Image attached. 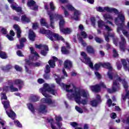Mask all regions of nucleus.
<instances>
[{
  "mask_svg": "<svg viewBox=\"0 0 129 129\" xmlns=\"http://www.w3.org/2000/svg\"><path fill=\"white\" fill-rule=\"evenodd\" d=\"M66 88L67 92H68V97L69 99H75V101L78 104H83V105H86L88 102L87 99H82V97L87 98L89 96L88 92L85 90H79L73 84L70 85H66Z\"/></svg>",
  "mask_w": 129,
  "mask_h": 129,
  "instance_id": "nucleus-1",
  "label": "nucleus"
},
{
  "mask_svg": "<svg viewBox=\"0 0 129 129\" xmlns=\"http://www.w3.org/2000/svg\"><path fill=\"white\" fill-rule=\"evenodd\" d=\"M119 82H121L123 88H124L126 94L125 96L122 95V99L123 100H125L126 98H128L129 95V90L127 91L128 88V85H127V83L124 79H122L121 77H119L118 76H116L114 78V80L113 81V84L112 86V90L110 89H107V91L109 93H112V92H115V91H118L120 88V85H119Z\"/></svg>",
  "mask_w": 129,
  "mask_h": 129,
  "instance_id": "nucleus-2",
  "label": "nucleus"
},
{
  "mask_svg": "<svg viewBox=\"0 0 129 129\" xmlns=\"http://www.w3.org/2000/svg\"><path fill=\"white\" fill-rule=\"evenodd\" d=\"M39 91L42 93L43 96L46 97V98H42L41 100L42 103H47V104L50 105V106H55L56 105L55 101L52 100V99L49 98L50 95L47 94V92H49V93L53 94V95H55V94H56V92L51 88V87L49 86L48 84H44L43 88H40Z\"/></svg>",
  "mask_w": 129,
  "mask_h": 129,
  "instance_id": "nucleus-3",
  "label": "nucleus"
},
{
  "mask_svg": "<svg viewBox=\"0 0 129 129\" xmlns=\"http://www.w3.org/2000/svg\"><path fill=\"white\" fill-rule=\"evenodd\" d=\"M5 92H7V91H4L1 93V100L2 104L4 105V107L5 110H6V112L10 118L12 119H15L16 118V113L13 111L11 109V105H10V101H4V99L7 100L8 99V97L6 95V93Z\"/></svg>",
  "mask_w": 129,
  "mask_h": 129,
  "instance_id": "nucleus-4",
  "label": "nucleus"
},
{
  "mask_svg": "<svg viewBox=\"0 0 129 129\" xmlns=\"http://www.w3.org/2000/svg\"><path fill=\"white\" fill-rule=\"evenodd\" d=\"M48 15H49L50 21V27L54 29V18L56 19L57 20H59V29L61 31V29L63 28V26L65 25V21L63 19V16L61 15H59V14H56L55 16H53L52 13H48Z\"/></svg>",
  "mask_w": 129,
  "mask_h": 129,
  "instance_id": "nucleus-5",
  "label": "nucleus"
},
{
  "mask_svg": "<svg viewBox=\"0 0 129 129\" xmlns=\"http://www.w3.org/2000/svg\"><path fill=\"white\" fill-rule=\"evenodd\" d=\"M40 33L41 34H46V37L51 40V41H55V40H61L64 41V38L62 36H60L59 34L57 33H54L51 32L50 30H45L43 28L41 29Z\"/></svg>",
  "mask_w": 129,
  "mask_h": 129,
  "instance_id": "nucleus-6",
  "label": "nucleus"
},
{
  "mask_svg": "<svg viewBox=\"0 0 129 129\" xmlns=\"http://www.w3.org/2000/svg\"><path fill=\"white\" fill-rule=\"evenodd\" d=\"M81 55L84 58V63H85V64H88L90 68H92V69H94L95 70H98L99 68H100V64H98L97 63L95 64L94 67L93 68V64L90 61V58L87 57V55H86V53H85V52H82L81 53Z\"/></svg>",
  "mask_w": 129,
  "mask_h": 129,
  "instance_id": "nucleus-7",
  "label": "nucleus"
},
{
  "mask_svg": "<svg viewBox=\"0 0 129 129\" xmlns=\"http://www.w3.org/2000/svg\"><path fill=\"white\" fill-rule=\"evenodd\" d=\"M55 120L57 121V123H54V119H50L48 121L51 123V128L59 129L62 125V123L59 122V121H62V117L61 116H55Z\"/></svg>",
  "mask_w": 129,
  "mask_h": 129,
  "instance_id": "nucleus-8",
  "label": "nucleus"
},
{
  "mask_svg": "<svg viewBox=\"0 0 129 129\" xmlns=\"http://www.w3.org/2000/svg\"><path fill=\"white\" fill-rule=\"evenodd\" d=\"M124 22V16L123 14H119L118 18L115 19V23L117 26H118V28L117 29V33H119V31L121 30L120 27L123 26V22Z\"/></svg>",
  "mask_w": 129,
  "mask_h": 129,
  "instance_id": "nucleus-9",
  "label": "nucleus"
},
{
  "mask_svg": "<svg viewBox=\"0 0 129 129\" xmlns=\"http://www.w3.org/2000/svg\"><path fill=\"white\" fill-rule=\"evenodd\" d=\"M30 51H31V54L29 56V60H26V63L28 65H31L32 64V62L33 61H36L38 58H39V54H38L35 50H34V48L30 47Z\"/></svg>",
  "mask_w": 129,
  "mask_h": 129,
  "instance_id": "nucleus-10",
  "label": "nucleus"
},
{
  "mask_svg": "<svg viewBox=\"0 0 129 129\" xmlns=\"http://www.w3.org/2000/svg\"><path fill=\"white\" fill-rule=\"evenodd\" d=\"M66 9L69 10V11H72L74 12L73 19L76 21H78L79 20V16L81 15L80 11L75 9L74 7H73L71 5H69L66 7Z\"/></svg>",
  "mask_w": 129,
  "mask_h": 129,
  "instance_id": "nucleus-11",
  "label": "nucleus"
},
{
  "mask_svg": "<svg viewBox=\"0 0 129 129\" xmlns=\"http://www.w3.org/2000/svg\"><path fill=\"white\" fill-rule=\"evenodd\" d=\"M36 48L37 49H42V50H41V55H43V56H46L47 55V52L49 51V48H48V46L45 45H35Z\"/></svg>",
  "mask_w": 129,
  "mask_h": 129,
  "instance_id": "nucleus-12",
  "label": "nucleus"
},
{
  "mask_svg": "<svg viewBox=\"0 0 129 129\" xmlns=\"http://www.w3.org/2000/svg\"><path fill=\"white\" fill-rule=\"evenodd\" d=\"M97 11L98 12H100V13H102V12H114L115 14H117V13H118L117 10L114 8L108 7H99L97 8Z\"/></svg>",
  "mask_w": 129,
  "mask_h": 129,
  "instance_id": "nucleus-13",
  "label": "nucleus"
},
{
  "mask_svg": "<svg viewBox=\"0 0 129 129\" xmlns=\"http://www.w3.org/2000/svg\"><path fill=\"white\" fill-rule=\"evenodd\" d=\"M101 65L103 66L104 68H107V69H109L108 76L110 79H112V73L111 72L112 70V68L111 67V66H110V63L109 62H105L103 64H101Z\"/></svg>",
  "mask_w": 129,
  "mask_h": 129,
  "instance_id": "nucleus-14",
  "label": "nucleus"
},
{
  "mask_svg": "<svg viewBox=\"0 0 129 129\" xmlns=\"http://www.w3.org/2000/svg\"><path fill=\"white\" fill-rule=\"evenodd\" d=\"M100 87H103L104 88H106V86L104 85L103 83H100L99 85H96V86H90V89L92 91L94 92H98L99 90H100Z\"/></svg>",
  "mask_w": 129,
  "mask_h": 129,
  "instance_id": "nucleus-15",
  "label": "nucleus"
},
{
  "mask_svg": "<svg viewBox=\"0 0 129 129\" xmlns=\"http://www.w3.org/2000/svg\"><path fill=\"white\" fill-rule=\"evenodd\" d=\"M103 17L105 21H106V24H109V25H111V26H113V23H112L113 18H112V16L109 14H105Z\"/></svg>",
  "mask_w": 129,
  "mask_h": 129,
  "instance_id": "nucleus-16",
  "label": "nucleus"
},
{
  "mask_svg": "<svg viewBox=\"0 0 129 129\" xmlns=\"http://www.w3.org/2000/svg\"><path fill=\"white\" fill-rule=\"evenodd\" d=\"M27 5L29 8H31V10L34 11H37L38 10V6H36V4L33 0L29 1Z\"/></svg>",
  "mask_w": 129,
  "mask_h": 129,
  "instance_id": "nucleus-17",
  "label": "nucleus"
},
{
  "mask_svg": "<svg viewBox=\"0 0 129 129\" xmlns=\"http://www.w3.org/2000/svg\"><path fill=\"white\" fill-rule=\"evenodd\" d=\"M98 26L99 28H102L103 26L105 27V30L108 31V32H110V31H112V29L110 28L108 26L104 25V22L102 20H99L98 22Z\"/></svg>",
  "mask_w": 129,
  "mask_h": 129,
  "instance_id": "nucleus-18",
  "label": "nucleus"
},
{
  "mask_svg": "<svg viewBox=\"0 0 129 129\" xmlns=\"http://www.w3.org/2000/svg\"><path fill=\"white\" fill-rule=\"evenodd\" d=\"M121 42L120 43V48L122 51H125V44H126V41L125 39L122 36H120Z\"/></svg>",
  "mask_w": 129,
  "mask_h": 129,
  "instance_id": "nucleus-19",
  "label": "nucleus"
},
{
  "mask_svg": "<svg viewBox=\"0 0 129 129\" xmlns=\"http://www.w3.org/2000/svg\"><path fill=\"white\" fill-rule=\"evenodd\" d=\"M9 90H11V92H15L16 91H19V89L17 88L14 87L13 86H11V87H4V91H9Z\"/></svg>",
  "mask_w": 129,
  "mask_h": 129,
  "instance_id": "nucleus-20",
  "label": "nucleus"
},
{
  "mask_svg": "<svg viewBox=\"0 0 129 129\" xmlns=\"http://www.w3.org/2000/svg\"><path fill=\"white\" fill-rule=\"evenodd\" d=\"M54 78L57 84H59L60 86H61V87L64 86V84L63 83H61V79H65L64 77L62 76L61 78H60V77H59V76H54Z\"/></svg>",
  "mask_w": 129,
  "mask_h": 129,
  "instance_id": "nucleus-21",
  "label": "nucleus"
},
{
  "mask_svg": "<svg viewBox=\"0 0 129 129\" xmlns=\"http://www.w3.org/2000/svg\"><path fill=\"white\" fill-rule=\"evenodd\" d=\"M57 60H58V58H57V57L55 56H53L52 59L49 60L48 63L50 65L51 68H54V67H55V62H56Z\"/></svg>",
  "mask_w": 129,
  "mask_h": 129,
  "instance_id": "nucleus-22",
  "label": "nucleus"
},
{
  "mask_svg": "<svg viewBox=\"0 0 129 129\" xmlns=\"http://www.w3.org/2000/svg\"><path fill=\"white\" fill-rule=\"evenodd\" d=\"M29 38L30 41H35V38H36V34L34 33V31L32 30H29Z\"/></svg>",
  "mask_w": 129,
  "mask_h": 129,
  "instance_id": "nucleus-23",
  "label": "nucleus"
},
{
  "mask_svg": "<svg viewBox=\"0 0 129 129\" xmlns=\"http://www.w3.org/2000/svg\"><path fill=\"white\" fill-rule=\"evenodd\" d=\"M14 28L17 31V38H21V34H22V31L20 29V27L18 25H14Z\"/></svg>",
  "mask_w": 129,
  "mask_h": 129,
  "instance_id": "nucleus-24",
  "label": "nucleus"
},
{
  "mask_svg": "<svg viewBox=\"0 0 129 129\" xmlns=\"http://www.w3.org/2000/svg\"><path fill=\"white\" fill-rule=\"evenodd\" d=\"M13 10H15L18 13H22V8L21 7L17 8V5L16 3H13L11 6Z\"/></svg>",
  "mask_w": 129,
  "mask_h": 129,
  "instance_id": "nucleus-25",
  "label": "nucleus"
},
{
  "mask_svg": "<svg viewBox=\"0 0 129 129\" xmlns=\"http://www.w3.org/2000/svg\"><path fill=\"white\" fill-rule=\"evenodd\" d=\"M60 32L63 33V34H70L72 32V29L68 28L65 29H60Z\"/></svg>",
  "mask_w": 129,
  "mask_h": 129,
  "instance_id": "nucleus-26",
  "label": "nucleus"
},
{
  "mask_svg": "<svg viewBox=\"0 0 129 129\" xmlns=\"http://www.w3.org/2000/svg\"><path fill=\"white\" fill-rule=\"evenodd\" d=\"M64 66L65 68H68V69L72 67V62L70 60H67L64 62Z\"/></svg>",
  "mask_w": 129,
  "mask_h": 129,
  "instance_id": "nucleus-27",
  "label": "nucleus"
},
{
  "mask_svg": "<svg viewBox=\"0 0 129 129\" xmlns=\"http://www.w3.org/2000/svg\"><path fill=\"white\" fill-rule=\"evenodd\" d=\"M20 45H17L18 49H22L23 47H24V44L23 43H24V42H26L27 41V39L25 38H22L21 39L19 40Z\"/></svg>",
  "mask_w": 129,
  "mask_h": 129,
  "instance_id": "nucleus-28",
  "label": "nucleus"
},
{
  "mask_svg": "<svg viewBox=\"0 0 129 129\" xmlns=\"http://www.w3.org/2000/svg\"><path fill=\"white\" fill-rule=\"evenodd\" d=\"M21 21L23 24H25V23H30L31 21L30 20V19L27 18L26 15L22 16L21 17Z\"/></svg>",
  "mask_w": 129,
  "mask_h": 129,
  "instance_id": "nucleus-29",
  "label": "nucleus"
},
{
  "mask_svg": "<svg viewBox=\"0 0 129 129\" xmlns=\"http://www.w3.org/2000/svg\"><path fill=\"white\" fill-rule=\"evenodd\" d=\"M47 107L45 105H41L39 109V112H42V113H46L47 112V110L46 109Z\"/></svg>",
  "mask_w": 129,
  "mask_h": 129,
  "instance_id": "nucleus-30",
  "label": "nucleus"
},
{
  "mask_svg": "<svg viewBox=\"0 0 129 129\" xmlns=\"http://www.w3.org/2000/svg\"><path fill=\"white\" fill-rule=\"evenodd\" d=\"M39 99H40V97L35 95H32L30 97V100L31 101H34V102H35L36 101H38Z\"/></svg>",
  "mask_w": 129,
  "mask_h": 129,
  "instance_id": "nucleus-31",
  "label": "nucleus"
},
{
  "mask_svg": "<svg viewBox=\"0 0 129 129\" xmlns=\"http://www.w3.org/2000/svg\"><path fill=\"white\" fill-rule=\"evenodd\" d=\"M87 50L88 53H89L90 54H94L95 52L94 49H93V47L91 46H89L87 47Z\"/></svg>",
  "mask_w": 129,
  "mask_h": 129,
  "instance_id": "nucleus-32",
  "label": "nucleus"
},
{
  "mask_svg": "<svg viewBox=\"0 0 129 129\" xmlns=\"http://www.w3.org/2000/svg\"><path fill=\"white\" fill-rule=\"evenodd\" d=\"M14 83L16 84V85H24V82L20 79L15 80Z\"/></svg>",
  "mask_w": 129,
  "mask_h": 129,
  "instance_id": "nucleus-33",
  "label": "nucleus"
},
{
  "mask_svg": "<svg viewBox=\"0 0 129 129\" xmlns=\"http://www.w3.org/2000/svg\"><path fill=\"white\" fill-rule=\"evenodd\" d=\"M40 24L41 26H44V27H46V28H49L48 24L46 23V21L44 19H41L40 20Z\"/></svg>",
  "mask_w": 129,
  "mask_h": 129,
  "instance_id": "nucleus-34",
  "label": "nucleus"
},
{
  "mask_svg": "<svg viewBox=\"0 0 129 129\" xmlns=\"http://www.w3.org/2000/svg\"><path fill=\"white\" fill-rule=\"evenodd\" d=\"M0 57L2 59H6L8 58V56L5 52H3V51H0Z\"/></svg>",
  "mask_w": 129,
  "mask_h": 129,
  "instance_id": "nucleus-35",
  "label": "nucleus"
},
{
  "mask_svg": "<svg viewBox=\"0 0 129 129\" xmlns=\"http://www.w3.org/2000/svg\"><path fill=\"white\" fill-rule=\"evenodd\" d=\"M122 63L123 64L124 70H128L129 71V69H128L127 67H126V61H125V59L122 60Z\"/></svg>",
  "mask_w": 129,
  "mask_h": 129,
  "instance_id": "nucleus-36",
  "label": "nucleus"
},
{
  "mask_svg": "<svg viewBox=\"0 0 129 129\" xmlns=\"http://www.w3.org/2000/svg\"><path fill=\"white\" fill-rule=\"evenodd\" d=\"M107 104H108L109 107H110L111 105H112V106H114V105H115V104H112V101H111V99H108L107 101Z\"/></svg>",
  "mask_w": 129,
  "mask_h": 129,
  "instance_id": "nucleus-37",
  "label": "nucleus"
},
{
  "mask_svg": "<svg viewBox=\"0 0 129 129\" xmlns=\"http://www.w3.org/2000/svg\"><path fill=\"white\" fill-rule=\"evenodd\" d=\"M27 106L29 109H30V110H31L32 112H34V111L35 110V109H34V106H33V105L31 103H29L27 105Z\"/></svg>",
  "mask_w": 129,
  "mask_h": 129,
  "instance_id": "nucleus-38",
  "label": "nucleus"
},
{
  "mask_svg": "<svg viewBox=\"0 0 129 129\" xmlns=\"http://www.w3.org/2000/svg\"><path fill=\"white\" fill-rule=\"evenodd\" d=\"M61 52L62 54H68V53H69V51L68 50H67V49H66V47H62L61 48Z\"/></svg>",
  "mask_w": 129,
  "mask_h": 129,
  "instance_id": "nucleus-39",
  "label": "nucleus"
},
{
  "mask_svg": "<svg viewBox=\"0 0 129 129\" xmlns=\"http://www.w3.org/2000/svg\"><path fill=\"white\" fill-rule=\"evenodd\" d=\"M76 108V110H77V111H78V112H79L80 113H83V110L82 109V108L76 106L75 107Z\"/></svg>",
  "mask_w": 129,
  "mask_h": 129,
  "instance_id": "nucleus-40",
  "label": "nucleus"
},
{
  "mask_svg": "<svg viewBox=\"0 0 129 129\" xmlns=\"http://www.w3.org/2000/svg\"><path fill=\"white\" fill-rule=\"evenodd\" d=\"M114 34H112L111 35H105V40L107 41V42H109V38H108L109 37H114Z\"/></svg>",
  "mask_w": 129,
  "mask_h": 129,
  "instance_id": "nucleus-41",
  "label": "nucleus"
},
{
  "mask_svg": "<svg viewBox=\"0 0 129 129\" xmlns=\"http://www.w3.org/2000/svg\"><path fill=\"white\" fill-rule=\"evenodd\" d=\"M61 9L63 10V11H64V16L66 17H68L69 16V13L67 11L65 10V8H64V7L61 6Z\"/></svg>",
  "mask_w": 129,
  "mask_h": 129,
  "instance_id": "nucleus-42",
  "label": "nucleus"
},
{
  "mask_svg": "<svg viewBox=\"0 0 129 129\" xmlns=\"http://www.w3.org/2000/svg\"><path fill=\"white\" fill-rule=\"evenodd\" d=\"M11 68H12V66H8V67H4L3 68V70H4V71H8V70H10V69H11Z\"/></svg>",
  "mask_w": 129,
  "mask_h": 129,
  "instance_id": "nucleus-43",
  "label": "nucleus"
},
{
  "mask_svg": "<svg viewBox=\"0 0 129 129\" xmlns=\"http://www.w3.org/2000/svg\"><path fill=\"white\" fill-rule=\"evenodd\" d=\"M45 72L46 74L50 73V67L49 66V65H47L46 66Z\"/></svg>",
  "mask_w": 129,
  "mask_h": 129,
  "instance_id": "nucleus-44",
  "label": "nucleus"
},
{
  "mask_svg": "<svg viewBox=\"0 0 129 129\" xmlns=\"http://www.w3.org/2000/svg\"><path fill=\"white\" fill-rule=\"evenodd\" d=\"M5 124H6V121H5L3 119H2V118H0V128L1 127V125L2 126H4Z\"/></svg>",
  "mask_w": 129,
  "mask_h": 129,
  "instance_id": "nucleus-45",
  "label": "nucleus"
},
{
  "mask_svg": "<svg viewBox=\"0 0 129 129\" xmlns=\"http://www.w3.org/2000/svg\"><path fill=\"white\" fill-rule=\"evenodd\" d=\"M15 124L17 125V126H19V127H22V124H21V123H20V121L16 120L14 121Z\"/></svg>",
  "mask_w": 129,
  "mask_h": 129,
  "instance_id": "nucleus-46",
  "label": "nucleus"
},
{
  "mask_svg": "<svg viewBox=\"0 0 129 129\" xmlns=\"http://www.w3.org/2000/svg\"><path fill=\"white\" fill-rule=\"evenodd\" d=\"M91 104L92 106H96L97 105V101L94 100L91 102Z\"/></svg>",
  "mask_w": 129,
  "mask_h": 129,
  "instance_id": "nucleus-47",
  "label": "nucleus"
},
{
  "mask_svg": "<svg viewBox=\"0 0 129 129\" xmlns=\"http://www.w3.org/2000/svg\"><path fill=\"white\" fill-rule=\"evenodd\" d=\"M113 55L114 57H117L118 56V53H117L116 50L115 49H113Z\"/></svg>",
  "mask_w": 129,
  "mask_h": 129,
  "instance_id": "nucleus-48",
  "label": "nucleus"
},
{
  "mask_svg": "<svg viewBox=\"0 0 129 129\" xmlns=\"http://www.w3.org/2000/svg\"><path fill=\"white\" fill-rule=\"evenodd\" d=\"M91 21L92 22V25H93L94 27H95V18L93 17L91 18Z\"/></svg>",
  "mask_w": 129,
  "mask_h": 129,
  "instance_id": "nucleus-49",
  "label": "nucleus"
},
{
  "mask_svg": "<svg viewBox=\"0 0 129 129\" xmlns=\"http://www.w3.org/2000/svg\"><path fill=\"white\" fill-rule=\"evenodd\" d=\"M110 117L113 119H114V118H116V114H115V113H112L110 114Z\"/></svg>",
  "mask_w": 129,
  "mask_h": 129,
  "instance_id": "nucleus-50",
  "label": "nucleus"
},
{
  "mask_svg": "<svg viewBox=\"0 0 129 129\" xmlns=\"http://www.w3.org/2000/svg\"><path fill=\"white\" fill-rule=\"evenodd\" d=\"M17 54L18 56H19V57H24V54L22 53V51L19 50L17 52Z\"/></svg>",
  "mask_w": 129,
  "mask_h": 129,
  "instance_id": "nucleus-51",
  "label": "nucleus"
},
{
  "mask_svg": "<svg viewBox=\"0 0 129 129\" xmlns=\"http://www.w3.org/2000/svg\"><path fill=\"white\" fill-rule=\"evenodd\" d=\"M70 124H71V125H72V126H73V127H76V126H77V125H78V124H77L75 122H72L70 123Z\"/></svg>",
  "mask_w": 129,
  "mask_h": 129,
  "instance_id": "nucleus-52",
  "label": "nucleus"
},
{
  "mask_svg": "<svg viewBox=\"0 0 129 129\" xmlns=\"http://www.w3.org/2000/svg\"><path fill=\"white\" fill-rule=\"evenodd\" d=\"M50 7L51 10H52V11H54V10H55V6H54V4H53V3L51 2L50 3Z\"/></svg>",
  "mask_w": 129,
  "mask_h": 129,
  "instance_id": "nucleus-53",
  "label": "nucleus"
},
{
  "mask_svg": "<svg viewBox=\"0 0 129 129\" xmlns=\"http://www.w3.org/2000/svg\"><path fill=\"white\" fill-rule=\"evenodd\" d=\"M2 33L3 34H4V35H6V34L8 33V31H7V29L6 28H3L1 30Z\"/></svg>",
  "mask_w": 129,
  "mask_h": 129,
  "instance_id": "nucleus-54",
  "label": "nucleus"
},
{
  "mask_svg": "<svg viewBox=\"0 0 129 129\" xmlns=\"http://www.w3.org/2000/svg\"><path fill=\"white\" fill-rule=\"evenodd\" d=\"M39 25L37 23H34L33 24V29H34V30H36L37 29H38V27Z\"/></svg>",
  "mask_w": 129,
  "mask_h": 129,
  "instance_id": "nucleus-55",
  "label": "nucleus"
},
{
  "mask_svg": "<svg viewBox=\"0 0 129 129\" xmlns=\"http://www.w3.org/2000/svg\"><path fill=\"white\" fill-rule=\"evenodd\" d=\"M15 68L17 71H22V68L20 67L19 66H16Z\"/></svg>",
  "mask_w": 129,
  "mask_h": 129,
  "instance_id": "nucleus-56",
  "label": "nucleus"
},
{
  "mask_svg": "<svg viewBox=\"0 0 129 129\" xmlns=\"http://www.w3.org/2000/svg\"><path fill=\"white\" fill-rule=\"evenodd\" d=\"M95 41L97 42V43H101L102 42V40L98 37L95 38Z\"/></svg>",
  "mask_w": 129,
  "mask_h": 129,
  "instance_id": "nucleus-57",
  "label": "nucleus"
},
{
  "mask_svg": "<svg viewBox=\"0 0 129 129\" xmlns=\"http://www.w3.org/2000/svg\"><path fill=\"white\" fill-rule=\"evenodd\" d=\"M95 74L96 77H97V78H98L99 79H100L101 78V76L100 75L99 73L95 72Z\"/></svg>",
  "mask_w": 129,
  "mask_h": 129,
  "instance_id": "nucleus-58",
  "label": "nucleus"
},
{
  "mask_svg": "<svg viewBox=\"0 0 129 129\" xmlns=\"http://www.w3.org/2000/svg\"><path fill=\"white\" fill-rule=\"evenodd\" d=\"M81 35L83 36V38H87V34H86V33L84 31L81 32Z\"/></svg>",
  "mask_w": 129,
  "mask_h": 129,
  "instance_id": "nucleus-59",
  "label": "nucleus"
},
{
  "mask_svg": "<svg viewBox=\"0 0 129 129\" xmlns=\"http://www.w3.org/2000/svg\"><path fill=\"white\" fill-rule=\"evenodd\" d=\"M80 43L82 44V45L84 47L86 46V43L83 41L81 39H80Z\"/></svg>",
  "mask_w": 129,
  "mask_h": 129,
  "instance_id": "nucleus-60",
  "label": "nucleus"
},
{
  "mask_svg": "<svg viewBox=\"0 0 129 129\" xmlns=\"http://www.w3.org/2000/svg\"><path fill=\"white\" fill-rule=\"evenodd\" d=\"M37 81L38 83H39L40 84H42V83H44V80H43L42 79H39Z\"/></svg>",
  "mask_w": 129,
  "mask_h": 129,
  "instance_id": "nucleus-61",
  "label": "nucleus"
},
{
  "mask_svg": "<svg viewBox=\"0 0 129 129\" xmlns=\"http://www.w3.org/2000/svg\"><path fill=\"white\" fill-rule=\"evenodd\" d=\"M62 73H63V74L64 77H68V75H67V73H66L64 69L62 70Z\"/></svg>",
  "mask_w": 129,
  "mask_h": 129,
  "instance_id": "nucleus-62",
  "label": "nucleus"
},
{
  "mask_svg": "<svg viewBox=\"0 0 129 129\" xmlns=\"http://www.w3.org/2000/svg\"><path fill=\"white\" fill-rule=\"evenodd\" d=\"M122 33L126 37H128V34H127V32H126L125 30H123L122 31Z\"/></svg>",
  "mask_w": 129,
  "mask_h": 129,
  "instance_id": "nucleus-63",
  "label": "nucleus"
},
{
  "mask_svg": "<svg viewBox=\"0 0 129 129\" xmlns=\"http://www.w3.org/2000/svg\"><path fill=\"white\" fill-rule=\"evenodd\" d=\"M8 39L10 40V41H13L14 40V38L12 36H11L10 35L7 36Z\"/></svg>",
  "mask_w": 129,
  "mask_h": 129,
  "instance_id": "nucleus-64",
  "label": "nucleus"
}]
</instances>
